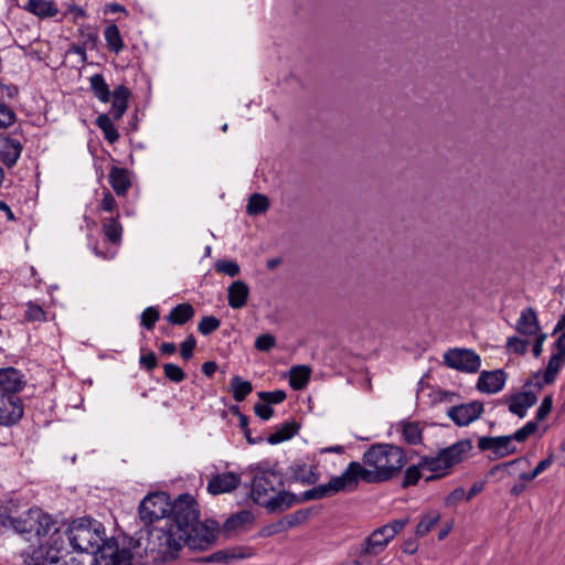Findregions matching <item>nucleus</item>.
Instances as JSON below:
<instances>
[{
  "label": "nucleus",
  "mask_w": 565,
  "mask_h": 565,
  "mask_svg": "<svg viewBox=\"0 0 565 565\" xmlns=\"http://www.w3.org/2000/svg\"><path fill=\"white\" fill-rule=\"evenodd\" d=\"M250 498L268 512L287 510L297 502V495L285 490L284 473L277 463L264 460L248 466Z\"/></svg>",
  "instance_id": "obj_1"
},
{
  "label": "nucleus",
  "mask_w": 565,
  "mask_h": 565,
  "mask_svg": "<svg viewBox=\"0 0 565 565\" xmlns=\"http://www.w3.org/2000/svg\"><path fill=\"white\" fill-rule=\"evenodd\" d=\"M406 465L404 450L392 444L372 445L362 456V463L351 461L348 470L355 487L360 480L367 483H379L397 476Z\"/></svg>",
  "instance_id": "obj_2"
},
{
  "label": "nucleus",
  "mask_w": 565,
  "mask_h": 565,
  "mask_svg": "<svg viewBox=\"0 0 565 565\" xmlns=\"http://www.w3.org/2000/svg\"><path fill=\"white\" fill-rule=\"evenodd\" d=\"M180 527H154L148 532L145 552L153 563H167L175 559L183 547Z\"/></svg>",
  "instance_id": "obj_3"
},
{
  "label": "nucleus",
  "mask_w": 565,
  "mask_h": 565,
  "mask_svg": "<svg viewBox=\"0 0 565 565\" xmlns=\"http://www.w3.org/2000/svg\"><path fill=\"white\" fill-rule=\"evenodd\" d=\"M471 450L472 441L466 438L441 449L435 457H423L419 467L433 473L426 477V481L445 476L450 468L461 462Z\"/></svg>",
  "instance_id": "obj_4"
},
{
  "label": "nucleus",
  "mask_w": 565,
  "mask_h": 565,
  "mask_svg": "<svg viewBox=\"0 0 565 565\" xmlns=\"http://www.w3.org/2000/svg\"><path fill=\"white\" fill-rule=\"evenodd\" d=\"M89 85L94 96L102 103H108L111 99L110 114L114 120H119L128 108V100L131 95L128 87L118 85L110 92L102 74H94L89 77Z\"/></svg>",
  "instance_id": "obj_5"
},
{
  "label": "nucleus",
  "mask_w": 565,
  "mask_h": 565,
  "mask_svg": "<svg viewBox=\"0 0 565 565\" xmlns=\"http://www.w3.org/2000/svg\"><path fill=\"white\" fill-rule=\"evenodd\" d=\"M407 523L408 519H398L374 530L360 545L358 558H362L366 555H377L383 552Z\"/></svg>",
  "instance_id": "obj_6"
},
{
  "label": "nucleus",
  "mask_w": 565,
  "mask_h": 565,
  "mask_svg": "<svg viewBox=\"0 0 565 565\" xmlns=\"http://www.w3.org/2000/svg\"><path fill=\"white\" fill-rule=\"evenodd\" d=\"M354 489H356L355 483L347 467L340 476L331 478L329 482L302 492L300 497L297 498V502L320 500L332 497L339 492L352 491Z\"/></svg>",
  "instance_id": "obj_7"
},
{
  "label": "nucleus",
  "mask_w": 565,
  "mask_h": 565,
  "mask_svg": "<svg viewBox=\"0 0 565 565\" xmlns=\"http://www.w3.org/2000/svg\"><path fill=\"white\" fill-rule=\"evenodd\" d=\"M182 534L183 546L186 545L191 550L203 551L209 548L216 540V523L213 521H196L186 526Z\"/></svg>",
  "instance_id": "obj_8"
},
{
  "label": "nucleus",
  "mask_w": 565,
  "mask_h": 565,
  "mask_svg": "<svg viewBox=\"0 0 565 565\" xmlns=\"http://www.w3.org/2000/svg\"><path fill=\"white\" fill-rule=\"evenodd\" d=\"M170 509V497L166 492L150 493L139 504V518L145 525H149L168 516Z\"/></svg>",
  "instance_id": "obj_9"
},
{
  "label": "nucleus",
  "mask_w": 565,
  "mask_h": 565,
  "mask_svg": "<svg viewBox=\"0 0 565 565\" xmlns=\"http://www.w3.org/2000/svg\"><path fill=\"white\" fill-rule=\"evenodd\" d=\"M170 513L172 515V522L169 523V525L180 527L181 533L186 530V526L199 521L200 516L198 503L190 494L179 495V498L171 503Z\"/></svg>",
  "instance_id": "obj_10"
},
{
  "label": "nucleus",
  "mask_w": 565,
  "mask_h": 565,
  "mask_svg": "<svg viewBox=\"0 0 565 565\" xmlns=\"http://www.w3.org/2000/svg\"><path fill=\"white\" fill-rule=\"evenodd\" d=\"M444 362L448 367L467 373H475L481 366L480 356L468 349L448 350L444 354Z\"/></svg>",
  "instance_id": "obj_11"
},
{
  "label": "nucleus",
  "mask_w": 565,
  "mask_h": 565,
  "mask_svg": "<svg viewBox=\"0 0 565 565\" xmlns=\"http://www.w3.org/2000/svg\"><path fill=\"white\" fill-rule=\"evenodd\" d=\"M478 448L480 451H491V459L504 458L516 452V447L511 435L480 437L478 439Z\"/></svg>",
  "instance_id": "obj_12"
},
{
  "label": "nucleus",
  "mask_w": 565,
  "mask_h": 565,
  "mask_svg": "<svg viewBox=\"0 0 565 565\" xmlns=\"http://www.w3.org/2000/svg\"><path fill=\"white\" fill-rule=\"evenodd\" d=\"M483 413V404L479 401H472L460 405H455L448 408V417L457 426H468L470 423L478 419Z\"/></svg>",
  "instance_id": "obj_13"
},
{
  "label": "nucleus",
  "mask_w": 565,
  "mask_h": 565,
  "mask_svg": "<svg viewBox=\"0 0 565 565\" xmlns=\"http://www.w3.org/2000/svg\"><path fill=\"white\" fill-rule=\"evenodd\" d=\"M26 385L25 374L15 367H0V394L15 395Z\"/></svg>",
  "instance_id": "obj_14"
},
{
  "label": "nucleus",
  "mask_w": 565,
  "mask_h": 565,
  "mask_svg": "<svg viewBox=\"0 0 565 565\" xmlns=\"http://www.w3.org/2000/svg\"><path fill=\"white\" fill-rule=\"evenodd\" d=\"M23 403L20 396L0 394V425L11 426L23 416Z\"/></svg>",
  "instance_id": "obj_15"
},
{
  "label": "nucleus",
  "mask_w": 565,
  "mask_h": 565,
  "mask_svg": "<svg viewBox=\"0 0 565 565\" xmlns=\"http://www.w3.org/2000/svg\"><path fill=\"white\" fill-rule=\"evenodd\" d=\"M241 480V475L233 471L215 473L210 477L206 490L213 495L230 493L238 488Z\"/></svg>",
  "instance_id": "obj_16"
},
{
  "label": "nucleus",
  "mask_w": 565,
  "mask_h": 565,
  "mask_svg": "<svg viewBox=\"0 0 565 565\" xmlns=\"http://www.w3.org/2000/svg\"><path fill=\"white\" fill-rule=\"evenodd\" d=\"M36 535L41 542H50V545H57L58 540L62 537V533L57 527V523L52 519L51 515L44 513L41 510V515L38 520Z\"/></svg>",
  "instance_id": "obj_17"
},
{
  "label": "nucleus",
  "mask_w": 565,
  "mask_h": 565,
  "mask_svg": "<svg viewBox=\"0 0 565 565\" xmlns=\"http://www.w3.org/2000/svg\"><path fill=\"white\" fill-rule=\"evenodd\" d=\"M537 402L536 393L533 391H524L507 397L509 411L520 418L526 416L527 409Z\"/></svg>",
  "instance_id": "obj_18"
},
{
  "label": "nucleus",
  "mask_w": 565,
  "mask_h": 565,
  "mask_svg": "<svg viewBox=\"0 0 565 565\" xmlns=\"http://www.w3.org/2000/svg\"><path fill=\"white\" fill-rule=\"evenodd\" d=\"M505 380L502 370L483 371L478 379L477 388L482 393L494 394L504 387Z\"/></svg>",
  "instance_id": "obj_19"
},
{
  "label": "nucleus",
  "mask_w": 565,
  "mask_h": 565,
  "mask_svg": "<svg viewBox=\"0 0 565 565\" xmlns=\"http://www.w3.org/2000/svg\"><path fill=\"white\" fill-rule=\"evenodd\" d=\"M41 515L40 509H30L18 519L12 520V525L17 532L24 534L26 540L36 535L38 520Z\"/></svg>",
  "instance_id": "obj_20"
},
{
  "label": "nucleus",
  "mask_w": 565,
  "mask_h": 565,
  "mask_svg": "<svg viewBox=\"0 0 565 565\" xmlns=\"http://www.w3.org/2000/svg\"><path fill=\"white\" fill-rule=\"evenodd\" d=\"M57 546L50 545V542L41 543L38 547H30L22 556L26 565H45L50 556L56 555Z\"/></svg>",
  "instance_id": "obj_21"
},
{
  "label": "nucleus",
  "mask_w": 565,
  "mask_h": 565,
  "mask_svg": "<svg viewBox=\"0 0 565 565\" xmlns=\"http://www.w3.org/2000/svg\"><path fill=\"white\" fill-rule=\"evenodd\" d=\"M249 288L243 280L233 281L227 289L228 306L233 309L243 308L248 299Z\"/></svg>",
  "instance_id": "obj_22"
},
{
  "label": "nucleus",
  "mask_w": 565,
  "mask_h": 565,
  "mask_svg": "<svg viewBox=\"0 0 565 565\" xmlns=\"http://www.w3.org/2000/svg\"><path fill=\"white\" fill-rule=\"evenodd\" d=\"M516 330L525 335H533L539 330V321L536 312L533 308H525L516 321Z\"/></svg>",
  "instance_id": "obj_23"
},
{
  "label": "nucleus",
  "mask_w": 565,
  "mask_h": 565,
  "mask_svg": "<svg viewBox=\"0 0 565 565\" xmlns=\"http://www.w3.org/2000/svg\"><path fill=\"white\" fill-rule=\"evenodd\" d=\"M109 183L117 195H125L131 185L128 171L124 168L113 167L109 172Z\"/></svg>",
  "instance_id": "obj_24"
},
{
  "label": "nucleus",
  "mask_w": 565,
  "mask_h": 565,
  "mask_svg": "<svg viewBox=\"0 0 565 565\" xmlns=\"http://www.w3.org/2000/svg\"><path fill=\"white\" fill-rule=\"evenodd\" d=\"M103 233L106 238L115 244L120 245L122 237V226L119 222V213L117 212L115 216L105 217L102 221Z\"/></svg>",
  "instance_id": "obj_25"
},
{
  "label": "nucleus",
  "mask_w": 565,
  "mask_h": 565,
  "mask_svg": "<svg viewBox=\"0 0 565 565\" xmlns=\"http://www.w3.org/2000/svg\"><path fill=\"white\" fill-rule=\"evenodd\" d=\"M21 151L22 146L20 141L17 139L7 138L2 141L0 157L8 167H12L20 158Z\"/></svg>",
  "instance_id": "obj_26"
},
{
  "label": "nucleus",
  "mask_w": 565,
  "mask_h": 565,
  "mask_svg": "<svg viewBox=\"0 0 565 565\" xmlns=\"http://www.w3.org/2000/svg\"><path fill=\"white\" fill-rule=\"evenodd\" d=\"M104 38L109 52L118 55L124 50L125 43L115 23H110L105 28Z\"/></svg>",
  "instance_id": "obj_27"
},
{
  "label": "nucleus",
  "mask_w": 565,
  "mask_h": 565,
  "mask_svg": "<svg viewBox=\"0 0 565 565\" xmlns=\"http://www.w3.org/2000/svg\"><path fill=\"white\" fill-rule=\"evenodd\" d=\"M24 8L40 18H51L57 13V8L49 0H29Z\"/></svg>",
  "instance_id": "obj_28"
},
{
  "label": "nucleus",
  "mask_w": 565,
  "mask_h": 565,
  "mask_svg": "<svg viewBox=\"0 0 565 565\" xmlns=\"http://www.w3.org/2000/svg\"><path fill=\"white\" fill-rule=\"evenodd\" d=\"M194 312V308L190 303H179L172 308L167 320L172 324L182 326L193 318Z\"/></svg>",
  "instance_id": "obj_29"
},
{
  "label": "nucleus",
  "mask_w": 565,
  "mask_h": 565,
  "mask_svg": "<svg viewBox=\"0 0 565 565\" xmlns=\"http://www.w3.org/2000/svg\"><path fill=\"white\" fill-rule=\"evenodd\" d=\"M254 522V514L248 510H242L230 516L225 523L226 531H239Z\"/></svg>",
  "instance_id": "obj_30"
},
{
  "label": "nucleus",
  "mask_w": 565,
  "mask_h": 565,
  "mask_svg": "<svg viewBox=\"0 0 565 565\" xmlns=\"http://www.w3.org/2000/svg\"><path fill=\"white\" fill-rule=\"evenodd\" d=\"M298 425L295 422H286L279 426L276 431L270 434L267 441L270 445H277L292 438L298 431Z\"/></svg>",
  "instance_id": "obj_31"
},
{
  "label": "nucleus",
  "mask_w": 565,
  "mask_h": 565,
  "mask_svg": "<svg viewBox=\"0 0 565 565\" xmlns=\"http://www.w3.org/2000/svg\"><path fill=\"white\" fill-rule=\"evenodd\" d=\"M114 117L111 114H102L96 119L97 127L103 131L104 138L114 143L119 139V134L113 122Z\"/></svg>",
  "instance_id": "obj_32"
},
{
  "label": "nucleus",
  "mask_w": 565,
  "mask_h": 565,
  "mask_svg": "<svg viewBox=\"0 0 565 565\" xmlns=\"http://www.w3.org/2000/svg\"><path fill=\"white\" fill-rule=\"evenodd\" d=\"M311 370L306 365H296L290 370L289 385L298 391L302 390L310 380Z\"/></svg>",
  "instance_id": "obj_33"
},
{
  "label": "nucleus",
  "mask_w": 565,
  "mask_h": 565,
  "mask_svg": "<svg viewBox=\"0 0 565 565\" xmlns=\"http://www.w3.org/2000/svg\"><path fill=\"white\" fill-rule=\"evenodd\" d=\"M402 436L409 445H419L423 441V428L417 422H402Z\"/></svg>",
  "instance_id": "obj_34"
},
{
  "label": "nucleus",
  "mask_w": 565,
  "mask_h": 565,
  "mask_svg": "<svg viewBox=\"0 0 565 565\" xmlns=\"http://www.w3.org/2000/svg\"><path fill=\"white\" fill-rule=\"evenodd\" d=\"M230 390L236 402H243L252 393L253 385L249 381L243 380L238 375H234L231 379Z\"/></svg>",
  "instance_id": "obj_35"
},
{
  "label": "nucleus",
  "mask_w": 565,
  "mask_h": 565,
  "mask_svg": "<svg viewBox=\"0 0 565 565\" xmlns=\"http://www.w3.org/2000/svg\"><path fill=\"white\" fill-rule=\"evenodd\" d=\"M565 363V355L562 353L556 352L553 354L547 363V366L545 369L544 375H543V382L544 384H552L554 383L557 373L562 369V366Z\"/></svg>",
  "instance_id": "obj_36"
},
{
  "label": "nucleus",
  "mask_w": 565,
  "mask_h": 565,
  "mask_svg": "<svg viewBox=\"0 0 565 565\" xmlns=\"http://www.w3.org/2000/svg\"><path fill=\"white\" fill-rule=\"evenodd\" d=\"M292 478L305 484H313L318 481L319 476L312 467L306 465H296L292 468Z\"/></svg>",
  "instance_id": "obj_37"
},
{
  "label": "nucleus",
  "mask_w": 565,
  "mask_h": 565,
  "mask_svg": "<svg viewBox=\"0 0 565 565\" xmlns=\"http://www.w3.org/2000/svg\"><path fill=\"white\" fill-rule=\"evenodd\" d=\"M269 207V200L266 195L254 193L249 196L246 211L249 215H257L266 212Z\"/></svg>",
  "instance_id": "obj_38"
},
{
  "label": "nucleus",
  "mask_w": 565,
  "mask_h": 565,
  "mask_svg": "<svg viewBox=\"0 0 565 565\" xmlns=\"http://www.w3.org/2000/svg\"><path fill=\"white\" fill-rule=\"evenodd\" d=\"M440 521V513L438 511L427 512L416 527V534L418 536H425L428 534L434 526Z\"/></svg>",
  "instance_id": "obj_39"
},
{
  "label": "nucleus",
  "mask_w": 565,
  "mask_h": 565,
  "mask_svg": "<svg viewBox=\"0 0 565 565\" xmlns=\"http://www.w3.org/2000/svg\"><path fill=\"white\" fill-rule=\"evenodd\" d=\"M221 326L220 319L214 316H205L201 319L198 324V331L202 335H209L212 332L216 331Z\"/></svg>",
  "instance_id": "obj_40"
},
{
  "label": "nucleus",
  "mask_w": 565,
  "mask_h": 565,
  "mask_svg": "<svg viewBox=\"0 0 565 565\" xmlns=\"http://www.w3.org/2000/svg\"><path fill=\"white\" fill-rule=\"evenodd\" d=\"M160 313L156 307H148L141 313V326L147 330H152L156 322L159 320Z\"/></svg>",
  "instance_id": "obj_41"
},
{
  "label": "nucleus",
  "mask_w": 565,
  "mask_h": 565,
  "mask_svg": "<svg viewBox=\"0 0 565 565\" xmlns=\"http://www.w3.org/2000/svg\"><path fill=\"white\" fill-rule=\"evenodd\" d=\"M537 420H530L527 422L523 427L518 429L515 433H513L511 436L514 441L523 443L527 439L529 436L534 434L537 429Z\"/></svg>",
  "instance_id": "obj_42"
},
{
  "label": "nucleus",
  "mask_w": 565,
  "mask_h": 565,
  "mask_svg": "<svg viewBox=\"0 0 565 565\" xmlns=\"http://www.w3.org/2000/svg\"><path fill=\"white\" fill-rule=\"evenodd\" d=\"M537 420H530L527 422L523 427L518 429L515 433H513L511 436L514 441L523 443L527 439L529 436L534 434L537 429Z\"/></svg>",
  "instance_id": "obj_43"
},
{
  "label": "nucleus",
  "mask_w": 565,
  "mask_h": 565,
  "mask_svg": "<svg viewBox=\"0 0 565 565\" xmlns=\"http://www.w3.org/2000/svg\"><path fill=\"white\" fill-rule=\"evenodd\" d=\"M537 420H530L527 422L523 427L518 429L515 433H513L511 436L514 441L523 443L527 439L529 436L534 434L537 429Z\"/></svg>",
  "instance_id": "obj_44"
},
{
  "label": "nucleus",
  "mask_w": 565,
  "mask_h": 565,
  "mask_svg": "<svg viewBox=\"0 0 565 565\" xmlns=\"http://www.w3.org/2000/svg\"><path fill=\"white\" fill-rule=\"evenodd\" d=\"M163 372L166 377L174 383H180L185 379L184 371L179 365L173 363L163 364Z\"/></svg>",
  "instance_id": "obj_45"
},
{
  "label": "nucleus",
  "mask_w": 565,
  "mask_h": 565,
  "mask_svg": "<svg viewBox=\"0 0 565 565\" xmlns=\"http://www.w3.org/2000/svg\"><path fill=\"white\" fill-rule=\"evenodd\" d=\"M258 397L263 402L270 405V404H279V403L284 402L287 397V394L282 390H276L273 392L262 391V392H258Z\"/></svg>",
  "instance_id": "obj_46"
},
{
  "label": "nucleus",
  "mask_w": 565,
  "mask_h": 565,
  "mask_svg": "<svg viewBox=\"0 0 565 565\" xmlns=\"http://www.w3.org/2000/svg\"><path fill=\"white\" fill-rule=\"evenodd\" d=\"M215 270L230 277H235L239 274V266L234 260H220L215 264Z\"/></svg>",
  "instance_id": "obj_47"
},
{
  "label": "nucleus",
  "mask_w": 565,
  "mask_h": 565,
  "mask_svg": "<svg viewBox=\"0 0 565 565\" xmlns=\"http://www.w3.org/2000/svg\"><path fill=\"white\" fill-rule=\"evenodd\" d=\"M420 470L423 469L419 467V463L417 466L408 467L405 471L402 486L407 488L409 486L416 484L422 477Z\"/></svg>",
  "instance_id": "obj_48"
},
{
  "label": "nucleus",
  "mask_w": 565,
  "mask_h": 565,
  "mask_svg": "<svg viewBox=\"0 0 565 565\" xmlns=\"http://www.w3.org/2000/svg\"><path fill=\"white\" fill-rule=\"evenodd\" d=\"M24 317L28 321L41 322L45 320V311L36 303H28Z\"/></svg>",
  "instance_id": "obj_49"
},
{
  "label": "nucleus",
  "mask_w": 565,
  "mask_h": 565,
  "mask_svg": "<svg viewBox=\"0 0 565 565\" xmlns=\"http://www.w3.org/2000/svg\"><path fill=\"white\" fill-rule=\"evenodd\" d=\"M196 347V340L193 334H190L182 343L180 353L182 359L185 361L190 360L193 356V351Z\"/></svg>",
  "instance_id": "obj_50"
},
{
  "label": "nucleus",
  "mask_w": 565,
  "mask_h": 565,
  "mask_svg": "<svg viewBox=\"0 0 565 565\" xmlns=\"http://www.w3.org/2000/svg\"><path fill=\"white\" fill-rule=\"evenodd\" d=\"M552 406H553V396L546 395L543 398L540 407L536 411L535 419L537 422L544 420L546 418V416L551 413Z\"/></svg>",
  "instance_id": "obj_51"
},
{
  "label": "nucleus",
  "mask_w": 565,
  "mask_h": 565,
  "mask_svg": "<svg viewBox=\"0 0 565 565\" xmlns=\"http://www.w3.org/2000/svg\"><path fill=\"white\" fill-rule=\"evenodd\" d=\"M14 120V111L7 105L0 103V128L9 127Z\"/></svg>",
  "instance_id": "obj_52"
},
{
  "label": "nucleus",
  "mask_w": 565,
  "mask_h": 565,
  "mask_svg": "<svg viewBox=\"0 0 565 565\" xmlns=\"http://www.w3.org/2000/svg\"><path fill=\"white\" fill-rule=\"evenodd\" d=\"M527 340H522L518 337H510L507 341V348L515 353H525L529 347Z\"/></svg>",
  "instance_id": "obj_53"
},
{
  "label": "nucleus",
  "mask_w": 565,
  "mask_h": 565,
  "mask_svg": "<svg viewBox=\"0 0 565 565\" xmlns=\"http://www.w3.org/2000/svg\"><path fill=\"white\" fill-rule=\"evenodd\" d=\"M275 344H276V339L269 333L259 335L255 341V348L257 350L264 351V352L273 349L275 347Z\"/></svg>",
  "instance_id": "obj_54"
},
{
  "label": "nucleus",
  "mask_w": 565,
  "mask_h": 565,
  "mask_svg": "<svg viewBox=\"0 0 565 565\" xmlns=\"http://www.w3.org/2000/svg\"><path fill=\"white\" fill-rule=\"evenodd\" d=\"M98 207L100 211L108 213H113L116 211L117 202L109 191H105L103 193V199L100 200Z\"/></svg>",
  "instance_id": "obj_55"
},
{
  "label": "nucleus",
  "mask_w": 565,
  "mask_h": 565,
  "mask_svg": "<svg viewBox=\"0 0 565 565\" xmlns=\"http://www.w3.org/2000/svg\"><path fill=\"white\" fill-rule=\"evenodd\" d=\"M45 565H79V562L75 557L61 555V548L57 547L56 555L50 556V561Z\"/></svg>",
  "instance_id": "obj_56"
},
{
  "label": "nucleus",
  "mask_w": 565,
  "mask_h": 565,
  "mask_svg": "<svg viewBox=\"0 0 565 565\" xmlns=\"http://www.w3.org/2000/svg\"><path fill=\"white\" fill-rule=\"evenodd\" d=\"M139 364L147 371H152L158 365L157 355L152 351L142 353L139 359Z\"/></svg>",
  "instance_id": "obj_57"
},
{
  "label": "nucleus",
  "mask_w": 565,
  "mask_h": 565,
  "mask_svg": "<svg viewBox=\"0 0 565 565\" xmlns=\"http://www.w3.org/2000/svg\"><path fill=\"white\" fill-rule=\"evenodd\" d=\"M254 412L263 420H268L274 414L271 406L265 402L255 404Z\"/></svg>",
  "instance_id": "obj_58"
},
{
  "label": "nucleus",
  "mask_w": 565,
  "mask_h": 565,
  "mask_svg": "<svg viewBox=\"0 0 565 565\" xmlns=\"http://www.w3.org/2000/svg\"><path fill=\"white\" fill-rule=\"evenodd\" d=\"M234 558L233 554H230L227 551H217L212 555L204 558V562L207 563H226L228 559Z\"/></svg>",
  "instance_id": "obj_59"
},
{
  "label": "nucleus",
  "mask_w": 565,
  "mask_h": 565,
  "mask_svg": "<svg viewBox=\"0 0 565 565\" xmlns=\"http://www.w3.org/2000/svg\"><path fill=\"white\" fill-rule=\"evenodd\" d=\"M466 497V492L463 488H456L451 491L445 499L446 505H452L459 501H461Z\"/></svg>",
  "instance_id": "obj_60"
},
{
  "label": "nucleus",
  "mask_w": 565,
  "mask_h": 565,
  "mask_svg": "<svg viewBox=\"0 0 565 565\" xmlns=\"http://www.w3.org/2000/svg\"><path fill=\"white\" fill-rule=\"evenodd\" d=\"M553 463V457H548V458H545L543 460H541L536 467L532 470L533 475L535 477H537L539 475H541L542 472H544L545 470H547Z\"/></svg>",
  "instance_id": "obj_61"
},
{
  "label": "nucleus",
  "mask_w": 565,
  "mask_h": 565,
  "mask_svg": "<svg viewBox=\"0 0 565 565\" xmlns=\"http://www.w3.org/2000/svg\"><path fill=\"white\" fill-rule=\"evenodd\" d=\"M547 335L546 333H540L536 339H535V342L533 344V355L535 358H539L543 351V344L546 340Z\"/></svg>",
  "instance_id": "obj_62"
},
{
  "label": "nucleus",
  "mask_w": 565,
  "mask_h": 565,
  "mask_svg": "<svg viewBox=\"0 0 565 565\" xmlns=\"http://www.w3.org/2000/svg\"><path fill=\"white\" fill-rule=\"evenodd\" d=\"M217 370V364L213 361H207L202 364V372L205 376L212 377Z\"/></svg>",
  "instance_id": "obj_63"
},
{
  "label": "nucleus",
  "mask_w": 565,
  "mask_h": 565,
  "mask_svg": "<svg viewBox=\"0 0 565 565\" xmlns=\"http://www.w3.org/2000/svg\"><path fill=\"white\" fill-rule=\"evenodd\" d=\"M160 353L163 355H172L177 351V345L173 342H163L159 347Z\"/></svg>",
  "instance_id": "obj_64"
}]
</instances>
